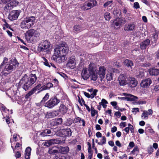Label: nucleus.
<instances>
[{"label": "nucleus", "instance_id": "obj_1", "mask_svg": "<svg viewBox=\"0 0 159 159\" xmlns=\"http://www.w3.org/2000/svg\"><path fill=\"white\" fill-rule=\"evenodd\" d=\"M37 79L35 74H31L28 77L26 74H25L20 80L19 85L25 91H27L35 83Z\"/></svg>", "mask_w": 159, "mask_h": 159}, {"label": "nucleus", "instance_id": "obj_2", "mask_svg": "<svg viewBox=\"0 0 159 159\" xmlns=\"http://www.w3.org/2000/svg\"><path fill=\"white\" fill-rule=\"evenodd\" d=\"M35 20L34 16L26 17L22 21L20 27L22 29H29L34 25Z\"/></svg>", "mask_w": 159, "mask_h": 159}, {"label": "nucleus", "instance_id": "obj_3", "mask_svg": "<svg viewBox=\"0 0 159 159\" xmlns=\"http://www.w3.org/2000/svg\"><path fill=\"white\" fill-rule=\"evenodd\" d=\"M68 47L65 42H62L59 45H57L54 49L55 52L60 54H66L68 51Z\"/></svg>", "mask_w": 159, "mask_h": 159}, {"label": "nucleus", "instance_id": "obj_4", "mask_svg": "<svg viewBox=\"0 0 159 159\" xmlns=\"http://www.w3.org/2000/svg\"><path fill=\"white\" fill-rule=\"evenodd\" d=\"M51 46V43L46 40H43L39 44L38 48L39 51L47 52L48 51Z\"/></svg>", "mask_w": 159, "mask_h": 159}, {"label": "nucleus", "instance_id": "obj_5", "mask_svg": "<svg viewBox=\"0 0 159 159\" xmlns=\"http://www.w3.org/2000/svg\"><path fill=\"white\" fill-rule=\"evenodd\" d=\"M11 64H7L6 65L5 68L2 71H7L9 73L13 71L14 69H15L16 66H18L19 63L18 62L16 59H14L11 61Z\"/></svg>", "mask_w": 159, "mask_h": 159}, {"label": "nucleus", "instance_id": "obj_6", "mask_svg": "<svg viewBox=\"0 0 159 159\" xmlns=\"http://www.w3.org/2000/svg\"><path fill=\"white\" fill-rule=\"evenodd\" d=\"M60 100L57 99L56 97H53L50 98L45 104L44 106L49 108H52L54 106L57 105L59 103Z\"/></svg>", "mask_w": 159, "mask_h": 159}, {"label": "nucleus", "instance_id": "obj_7", "mask_svg": "<svg viewBox=\"0 0 159 159\" xmlns=\"http://www.w3.org/2000/svg\"><path fill=\"white\" fill-rule=\"evenodd\" d=\"M20 12L21 11L20 10L12 11L10 13L8 16V18L11 20H16Z\"/></svg>", "mask_w": 159, "mask_h": 159}, {"label": "nucleus", "instance_id": "obj_8", "mask_svg": "<svg viewBox=\"0 0 159 159\" xmlns=\"http://www.w3.org/2000/svg\"><path fill=\"white\" fill-rule=\"evenodd\" d=\"M137 80L134 77H129L127 78V84L130 88L135 87L138 84Z\"/></svg>", "mask_w": 159, "mask_h": 159}, {"label": "nucleus", "instance_id": "obj_9", "mask_svg": "<svg viewBox=\"0 0 159 159\" xmlns=\"http://www.w3.org/2000/svg\"><path fill=\"white\" fill-rule=\"evenodd\" d=\"M97 3V2L95 0H89L84 3L85 7L84 9L86 10H88L96 6Z\"/></svg>", "mask_w": 159, "mask_h": 159}, {"label": "nucleus", "instance_id": "obj_10", "mask_svg": "<svg viewBox=\"0 0 159 159\" xmlns=\"http://www.w3.org/2000/svg\"><path fill=\"white\" fill-rule=\"evenodd\" d=\"M26 34L27 35L25 36V38L29 39H31L33 37H37L39 35L38 32L33 29H31L29 30Z\"/></svg>", "mask_w": 159, "mask_h": 159}, {"label": "nucleus", "instance_id": "obj_11", "mask_svg": "<svg viewBox=\"0 0 159 159\" xmlns=\"http://www.w3.org/2000/svg\"><path fill=\"white\" fill-rule=\"evenodd\" d=\"M63 133L64 136H66L69 137L71 136L72 132L70 128H67L66 129H62L61 131H58L57 132V134L59 136H61V134H58L59 133Z\"/></svg>", "mask_w": 159, "mask_h": 159}, {"label": "nucleus", "instance_id": "obj_12", "mask_svg": "<svg viewBox=\"0 0 159 159\" xmlns=\"http://www.w3.org/2000/svg\"><path fill=\"white\" fill-rule=\"evenodd\" d=\"M152 81L149 78H146L143 80L140 83L141 87L143 88H147L151 84Z\"/></svg>", "mask_w": 159, "mask_h": 159}, {"label": "nucleus", "instance_id": "obj_13", "mask_svg": "<svg viewBox=\"0 0 159 159\" xmlns=\"http://www.w3.org/2000/svg\"><path fill=\"white\" fill-rule=\"evenodd\" d=\"M135 25L134 23L126 24L124 26V30L125 31H133L134 30Z\"/></svg>", "mask_w": 159, "mask_h": 159}, {"label": "nucleus", "instance_id": "obj_14", "mask_svg": "<svg viewBox=\"0 0 159 159\" xmlns=\"http://www.w3.org/2000/svg\"><path fill=\"white\" fill-rule=\"evenodd\" d=\"M119 83L120 86L125 85L127 84L126 76L124 74H121L118 78Z\"/></svg>", "mask_w": 159, "mask_h": 159}, {"label": "nucleus", "instance_id": "obj_15", "mask_svg": "<svg viewBox=\"0 0 159 159\" xmlns=\"http://www.w3.org/2000/svg\"><path fill=\"white\" fill-rule=\"evenodd\" d=\"M75 59L74 57H71L70 58L68 63L66 64V66L71 69H74L75 67Z\"/></svg>", "mask_w": 159, "mask_h": 159}, {"label": "nucleus", "instance_id": "obj_16", "mask_svg": "<svg viewBox=\"0 0 159 159\" xmlns=\"http://www.w3.org/2000/svg\"><path fill=\"white\" fill-rule=\"evenodd\" d=\"M106 70V68L103 66L99 67L97 73L101 79H103L105 77Z\"/></svg>", "mask_w": 159, "mask_h": 159}, {"label": "nucleus", "instance_id": "obj_17", "mask_svg": "<svg viewBox=\"0 0 159 159\" xmlns=\"http://www.w3.org/2000/svg\"><path fill=\"white\" fill-rule=\"evenodd\" d=\"M81 75L84 80L88 79L91 75V73L88 72L87 69H84L82 71Z\"/></svg>", "mask_w": 159, "mask_h": 159}, {"label": "nucleus", "instance_id": "obj_18", "mask_svg": "<svg viewBox=\"0 0 159 159\" xmlns=\"http://www.w3.org/2000/svg\"><path fill=\"white\" fill-rule=\"evenodd\" d=\"M61 55L59 53H56L54 52V55L52 57V59L58 63H60L61 62Z\"/></svg>", "mask_w": 159, "mask_h": 159}, {"label": "nucleus", "instance_id": "obj_19", "mask_svg": "<svg viewBox=\"0 0 159 159\" xmlns=\"http://www.w3.org/2000/svg\"><path fill=\"white\" fill-rule=\"evenodd\" d=\"M150 41L149 39H147L140 43V47L142 49H145L149 44Z\"/></svg>", "mask_w": 159, "mask_h": 159}, {"label": "nucleus", "instance_id": "obj_20", "mask_svg": "<svg viewBox=\"0 0 159 159\" xmlns=\"http://www.w3.org/2000/svg\"><path fill=\"white\" fill-rule=\"evenodd\" d=\"M149 72L151 75L157 76L159 75V69L152 68L150 69Z\"/></svg>", "mask_w": 159, "mask_h": 159}, {"label": "nucleus", "instance_id": "obj_21", "mask_svg": "<svg viewBox=\"0 0 159 159\" xmlns=\"http://www.w3.org/2000/svg\"><path fill=\"white\" fill-rule=\"evenodd\" d=\"M59 153L61 154H66L69 151V148L67 147H60L59 148Z\"/></svg>", "mask_w": 159, "mask_h": 159}, {"label": "nucleus", "instance_id": "obj_22", "mask_svg": "<svg viewBox=\"0 0 159 159\" xmlns=\"http://www.w3.org/2000/svg\"><path fill=\"white\" fill-rule=\"evenodd\" d=\"M97 69L96 65L93 63H90L89 65L88 71L89 72H96Z\"/></svg>", "mask_w": 159, "mask_h": 159}, {"label": "nucleus", "instance_id": "obj_23", "mask_svg": "<svg viewBox=\"0 0 159 159\" xmlns=\"http://www.w3.org/2000/svg\"><path fill=\"white\" fill-rule=\"evenodd\" d=\"M67 108L63 104H61L59 107V112L61 114H65L67 112Z\"/></svg>", "mask_w": 159, "mask_h": 159}, {"label": "nucleus", "instance_id": "obj_24", "mask_svg": "<svg viewBox=\"0 0 159 159\" xmlns=\"http://www.w3.org/2000/svg\"><path fill=\"white\" fill-rule=\"evenodd\" d=\"M122 23V20L121 19L117 18L114 21L113 25L115 28H118L119 27V26L121 25Z\"/></svg>", "mask_w": 159, "mask_h": 159}, {"label": "nucleus", "instance_id": "obj_25", "mask_svg": "<svg viewBox=\"0 0 159 159\" xmlns=\"http://www.w3.org/2000/svg\"><path fill=\"white\" fill-rule=\"evenodd\" d=\"M31 150V149L30 147L26 148L25 153V159H30Z\"/></svg>", "mask_w": 159, "mask_h": 159}, {"label": "nucleus", "instance_id": "obj_26", "mask_svg": "<svg viewBox=\"0 0 159 159\" xmlns=\"http://www.w3.org/2000/svg\"><path fill=\"white\" fill-rule=\"evenodd\" d=\"M48 152L49 154L53 155L57 154L58 153H59V148H57L56 149L55 147H53L49 149Z\"/></svg>", "mask_w": 159, "mask_h": 159}, {"label": "nucleus", "instance_id": "obj_27", "mask_svg": "<svg viewBox=\"0 0 159 159\" xmlns=\"http://www.w3.org/2000/svg\"><path fill=\"white\" fill-rule=\"evenodd\" d=\"M124 95L125 96H128V101H133L138 98V97L129 94L124 93Z\"/></svg>", "mask_w": 159, "mask_h": 159}, {"label": "nucleus", "instance_id": "obj_28", "mask_svg": "<svg viewBox=\"0 0 159 159\" xmlns=\"http://www.w3.org/2000/svg\"><path fill=\"white\" fill-rule=\"evenodd\" d=\"M63 120L62 118H59L55 119L53 121V125L57 126L61 125L62 123Z\"/></svg>", "mask_w": 159, "mask_h": 159}, {"label": "nucleus", "instance_id": "obj_29", "mask_svg": "<svg viewBox=\"0 0 159 159\" xmlns=\"http://www.w3.org/2000/svg\"><path fill=\"white\" fill-rule=\"evenodd\" d=\"M125 65L127 67H129L132 68V66H133V63L132 61L128 59H126L124 61Z\"/></svg>", "mask_w": 159, "mask_h": 159}, {"label": "nucleus", "instance_id": "obj_30", "mask_svg": "<svg viewBox=\"0 0 159 159\" xmlns=\"http://www.w3.org/2000/svg\"><path fill=\"white\" fill-rule=\"evenodd\" d=\"M152 35V36L151 37L152 42L156 43L158 38V34L157 32H155Z\"/></svg>", "mask_w": 159, "mask_h": 159}, {"label": "nucleus", "instance_id": "obj_31", "mask_svg": "<svg viewBox=\"0 0 159 159\" xmlns=\"http://www.w3.org/2000/svg\"><path fill=\"white\" fill-rule=\"evenodd\" d=\"M73 120V122L76 123H80L81 121L82 122V125L83 126H85V121L83 120H81V118L79 117H77L75 118Z\"/></svg>", "mask_w": 159, "mask_h": 159}, {"label": "nucleus", "instance_id": "obj_32", "mask_svg": "<svg viewBox=\"0 0 159 159\" xmlns=\"http://www.w3.org/2000/svg\"><path fill=\"white\" fill-rule=\"evenodd\" d=\"M97 74V72L91 73V79L94 81L96 80L98 78Z\"/></svg>", "mask_w": 159, "mask_h": 159}, {"label": "nucleus", "instance_id": "obj_33", "mask_svg": "<svg viewBox=\"0 0 159 159\" xmlns=\"http://www.w3.org/2000/svg\"><path fill=\"white\" fill-rule=\"evenodd\" d=\"M52 144H54L53 139L47 140L44 143V146L47 147L52 145Z\"/></svg>", "mask_w": 159, "mask_h": 159}, {"label": "nucleus", "instance_id": "obj_34", "mask_svg": "<svg viewBox=\"0 0 159 159\" xmlns=\"http://www.w3.org/2000/svg\"><path fill=\"white\" fill-rule=\"evenodd\" d=\"M12 9V7L10 5L9 3L7 4L4 8V11L6 12H8L11 10Z\"/></svg>", "mask_w": 159, "mask_h": 159}, {"label": "nucleus", "instance_id": "obj_35", "mask_svg": "<svg viewBox=\"0 0 159 159\" xmlns=\"http://www.w3.org/2000/svg\"><path fill=\"white\" fill-rule=\"evenodd\" d=\"M19 2L17 0H13L11 1L9 3L10 5H11L12 8H13V7L16 6L19 4Z\"/></svg>", "mask_w": 159, "mask_h": 159}, {"label": "nucleus", "instance_id": "obj_36", "mask_svg": "<svg viewBox=\"0 0 159 159\" xmlns=\"http://www.w3.org/2000/svg\"><path fill=\"white\" fill-rule=\"evenodd\" d=\"M73 122V120L71 118H69L67 120L66 123H64V125L66 126H70Z\"/></svg>", "mask_w": 159, "mask_h": 159}, {"label": "nucleus", "instance_id": "obj_37", "mask_svg": "<svg viewBox=\"0 0 159 159\" xmlns=\"http://www.w3.org/2000/svg\"><path fill=\"white\" fill-rule=\"evenodd\" d=\"M74 30L77 32L82 30V29L79 25H75L74 27Z\"/></svg>", "mask_w": 159, "mask_h": 159}, {"label": "nucleus", "instance_id": "obj_38", "mask_svg": "<svg viewBox=\"0 0 159 159\" xmlns=\"http://www.w3.org/2000/svg\"><path fill=\"white\" fill-rule=\"evenodd\" d=\"M41 89H42V86L41 84H39L33 89L35 92L37 90H40L39 92L41 91Z\"/></svg>", "mask_w": 159, "mask_h": 159}, {"label": "nucleus", "instance_id": "obj_39", "mask_svg": "<svg viewBox=\"0 0 159 159\" xmlns=\"http://www.w3.org/2000/svg\"><path fill=\"white\" fill-rule=\"evenodd\" d=\"M35 92L34 91L33 89L29 92L28 93L26 94L25 96V98L28 99L30 96L32 95Z\"/></svg>", "mask_w": 159, "mask_h": 159}, {"label": "nucleus", "instance_id": "obj_40", "mask_svg": "<svg viewBox=\"0 0 159 159\" xmlns=\"http://www.w3.org/2000/svg\"><path fill=\"white\" fill-rule=\"evenodd\" d=\"M54 117L52 112H47L45 114V118H51Z\"/></svg>", "mask_w": 159, "mask_h": 159}, {"label": "nucleus", "instance_id": "obj_41", "mask_svg": "<svg viewBox=\"0 0 159 159\" xmlns=\"http://www.w3.org/2000/svg\"><path fill=\"white\" fill-rule=\"evenodd\" d=\"M110 13L108 12H106L104 15V17L105 20L109 21L110 19Z\"/></svg>", "mask_w": 159, "mask_h": 159}, {"label": "nucleus", "instance_id": "obj_42", "mask_svg": "<svg viewBox=\"0 0 159 159\" xmlns=\"http://www.w3.org/2000/svg\"><path fill=\"white\" fill-rule=\"evenodd\" d=\"M49 95L48 93H47L44 97L41 100V102L42 103H44L46 101H47L49 98Z\"/></svg>", "mask_w": 159, "mask_h": 159}, {"label": "nucleus", "instance_id": "obj_43", "mask_svg": "<svg viewBox=\"0 0 159 159\" xmlns=\"http://www.w3.org/2000/svg\"><path fill=\"white\" fill-rule=\"evenodd\" d=\"M91 116L93 117L94 116L98 113L97 111L95 110L94 108L92 107L91 108Z\"/></svg>", "mask_w": 159, "mask_h": 159}, {"label": "nucleus", "instance_id": "obj_44", "mask_svg": "<svg viewBox=\"0 0 159 159\" xmlns=\"http://www.w3.org/2000/svg\"><path fill=\"white\" fill-rule=\"evenodd\" d=\"M144 117V118L148 119V112L146 111H144L141 115V117Z\"/></svg>", "mask_w": 159, "mask_h": 159}, {"label": "nucleus", "instance_id": "obj_45", "mask_svg": "<svg viewBox=\"0 0 159 159\" xmlns=\"http://www.w3.org/2000/svg\"><path fill=\"white\" fill-rule=\"evenodd\" d=\"M53 159H68V157L63 156H56Z\"/></svg>", "mask_w": 159, "mask_h": 159}, {"label": "nucleus", "instance_id": "obj_46", "mask_svg": "<svg viewBox=\"0 0 159 159\" xmlns=\"http://www.w3.org/2000/svg\"><path fill=\"white\" fill-rule=\"evenodd\" d=\"M113 77L112 74L110 73L109 74H107L106 75V79L108 80H111L113 79Z\"/></svg>", "mask_w": 159, "mask_h": 159}, {"label": "nucleus", "instance_id": "obj_47", "mask_svg": "<svg viewBox=\"0 0 159 159\" xmlns=\"http://www.w3.org/2000/svg\"><path fill=\"white\" fill-rule=\"evenodd\" d=\"M98 91V90L94 89L93 91V93L90 95V98H93L96 95V93Z\"/></svg>", "mask_w": 159, "mask_h": 159}, {"label": "nucleus", "instance_id": "obj_48", "mask_svg": "<svg viewBox=\"0 0 159 159\" xmlns=\"http://www.w3.org/2000/svg\"><path fill=\"white\" fill-rule=\"evenodd\" d=\"M61 62H64L67 59V58L66 57H65L66 54H61Z\"/></svg>", "mask_w": 159, "mask_h": 159}, {"label": "nucleus", "instance_id": "obj_49", "mask_svg": "<svg viewBox=\"0 0 159 159\" xmlns=\"http://www.w3.org/2000/svg\"><path fill=\"white\" fill-rule=\"evenodd\" d=\"M54 117L59 115V111L57 110L52 112Z\"/></svg>", "mask_w": 159, "mask_h": 159}, {"label": "nucleus", "instance_id": "obj_50", "mask_svg": "<svg viewBox=\"0 0 159 159\" xmlns=\"http://www.w3.org/2000/svg\"><path fill=\"white\" fill-rule=\"evenodd\" d=\"M112 2V1H110L106 2L105 3L104 5L103 6L105 7H106L107 6L110 5L111 4Z\"/></svg>", "mask_w": 159, "mask_h": 159}, {"label": "nucleus", "instance_id": "obj_51", "mask_svg": "<svg viewBox=\"0 0 159 159\" xmlns=\"http://www.w3.org/2000/svg\"><path fill=\"white\" fill-rule=\"evenodd\" d=\"M40 135L43 137H45L50 136L49 135H48L46 133L45 130L41 132L40 134Z\"/></svg>", "mask_w": 159, "mask_h": 159}, {"label": "nucleus", "instance_id": "obj_52", "mask_svg": "<svg viewBox=\"0 0 159 159\" xmlns=\"http://www.w3.org/2000/svg\"><path fill=\"white\" fill-rule=\"evenodd\" d=\"M8 60V59L6 57H4V60L0 65L2 66H3L4 64L6 63L7 62Z\"/></svg>", "mask_w": 159, "mask_h": 159}, {"label": "nucleus", "instance_id": "obj_53", "mask_svg": "<svg viewBox=\"0 0 159 159\" xmlns=\"http://www.w3.org/2000/svg\"><path fill=\"white\" fill-rule=\"evenodd\" d=\"M54 144H59L61 143V140L58 139H53Z\"/></svg>", "mask_w": 159, "mask_h": 159}, {"label": "nucleus", "instance_id": "obj_54", "mask_svg": "<svg viewBox=\"0 0 159 159\" xmlns=\"http://www.w3.org/2000/svg\"><path fill=\"white\" fill-rule=\"evenodd\" d=\"M153 149L151 146L148 148V152L149 153H152L153 152Z\"/></svg>", "mask_w": 159, "mask_h": 159}, {"label": "nucleus", "instance_id": "obj_55", "mask_svg": "<svg viewBox=\"0 0 159 159\" xmlns=\"http://www.w3.org/2000/svg\"><path fill=\"white\" fill-rule=\"evenodd\" d=\"M82 101L84 103V106L86 107V109L89 112L90 111V109L89 107L86 104H84L85 102L83 99H82Z\"/></svg>", "mask_w": 159, "mask_h": 159}, {"label": "nucleus", "instance_id": "obj_56", "mask_svg": "<svg viewBox=\"0 0 159 159\" xmlns=\"http://www.w3.org/2000/svg\"><path fill=\"white\" fill-rule=\"evenodd\" d=\"M48 89H49L48 88V86H47V84H46L43 85V86H42V89H41V91H43V90Z\"/></svg>", "mask_w": 159, "mask_h": 159}, {"label": "nucleus", "instance_id": "obj_57", "mask_svg": "<svg viewBox=\"0 0 159 159\" xmlns=\"http://www.w3.org/2000/svg\"><path fill=\"white\" fill-rule=\"evenodd\" d=\"M134 7L136 9L139 8V3L138 2H135L134 4Z\"/></svg>", "mask_w": 159, "mask_h": 159}, {"label": "nucleus", "instance_id": "obj_58", "mask_svg": "<svg viewBox=\"0 0 159 159\" xmlns=\"http://www.w3.org/2000/svg\"><path fill=\"white\" fill-rule=\"evenodd\" d=\"M107 103H108V102H107V101L105 99H102V102H99V104H101L102 105V104H104Z\"/></svg>", "mask_w": 159, "mask_h": 159}, {"label": "nucleus", "instance_id": "obj_59", "mask_svg": "<svg viewBox=\"0 0 159 159\" xmlns=\"http://www.w3.org/2000/svg\"><path fill=\"white\" fill-rule=\"evenodd\" d=\"M115 143L116 145L119 147H120L122 146L118 140L116 141L115 142Z\"/></svg>", "mask_w": 159, "mask_h": 159}, {"label": "nucleus", "instance_id": "obj_60", "mask_svg": "<svg viewBox=\"0 0 159 159\" xmlns=\"http://www.w3.org/2000/svg\"><path fill=\"white\" fill-rule=\"evenodd\" d=\"M46 84L49 89L53 87V84L51 83H48Z\"/></svg>", "mask_w": 159, "mask_h": 159}, {"label": "nucleus", "instance_id": "obj_61", "mask_svg": "<svg viewBox=\"0 0 159 159\" xmlns=\"http://www.w3.org/2000/svg\"><path fill=\"white\" fill-rule=\"evenodd\" d=\"M15 156L16 157L19 158L21 156V154L20 152H17L15 154Z\"/></svg>", "mask_w": 159, "mask_h": 159}, {"label": "nucleus", "instance_id": "obj_62", "mask_svg": "<svg viewBox=\"0 0 159 159\" xmlns=\"http://www.w3.org/2000/svg\"><path fill=\"white\" fill-rule=\"evenodd\" d=\"M115 115L118 117H120L121 116V113L119 111L116 112L115 113Z\"/></svg>", "mask_w": 159, "mask_h": 159}, {"label": "nucleus", "instance_id": "obj_63", "mask_svg": "<svg viewBox=\"0 0 159 159\" xmlns=\"http://www.w3.org/2000/svg\"><path fill=\"white\" fill-rule=\"evenodd\" d=\"M117 128L116 126H113L111 129V132L114 133L117 131Z\"/></svg>", "mask_w": 159, "mask_h": 159}, {"label": "nucleus", "instance_id": "obj_64", "mask_svg": "<svg viewBox=\"0 0 159 159\" xmlns=\"http://www.w3.org/2000/svg\"><path fill=\"white\" fill-rule=\"evenodd\" d=\"M44 64L45 65L49 67H50V65L48 63V60H47L44 62Z\"/></svg>", "mask_w": 159, "mask_h": 159}]
</instances>
